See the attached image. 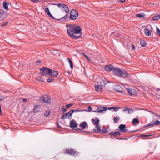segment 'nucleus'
<instances>
[{
  "label": "nucleus",
  "mask_w": 160,
  "mask_h": 160,
  "mask_svg": "<svg viewBox=\"0 0 160 160\" xmlns=\"http://www.w3.org/2000/svg\"><path fill=\"white\" fill-rule=\"evenodd\" d=\"M34 107L33 109V111L35 112H38L40 110V107L39 105H34Z\"/></svg>",
  "instance_id": "22"
},
{
  "label": "nucleus",
  "mask_w": 160,
  "mask_h": 160,
  "mask_svg": "<svg viewBox=\"0 0 160 160\" xmlns=\"http://www.w3.org/2000/svg\"><path fill=\"white\" fill-rule=\"evenodd\" d=\"M80 110H71L69 111L68 112L66 113L65 114H63L61 117V118L64 119L67 118L69 119H71L72 118V116L74 112H77L79 111Z\"/></svg>",
  "instance_id": "3"
},
{
  "label": "nucleus",
  "mask_w": 160,
  "mask_h": 160,
  "mask_svg": "<svg viewBox=\"0 0 160 160\" xmlns=\"http://www.w3.org/2000/svg\"><path fill=\"white\" fill-rule=\"evenodd\" d=\"M67 28V32L68 35L72 38L74 39H77L81 37L82 34L79 36H75L74 34V26L71 25H66Z\"/></svg>",
  "instance_id": "2"
},
{
  "label": "nucleus",
  "mask_w": 160,
  "mask_h": 160,
  "mask_svg": "<svg viewBox=\"0 0 160 160\" xmlns=\"http://www.w3.org/2000/svg\"><path fill=\"white\" fill-rule=\"evenodd\" d=\"M62 110H63V111L64 112H65V111H66L67 110H66V109H65V108H64L63 107L62 108Z\"/></svg>",
  "instance_id": "50"
},
{
  "label": "nucleus",
  "mask_w": 160,
  "mask_h": 160,
  "mask_svg": "<svg viewBox=\"0 0 160 160\" xmlns=\"http://www.w3.org/2000/svg\"><path fill=\"white\" fill-rule=\"evenodd\" d=\"M160 124V121L157 120L156 122L152 124H149L148 125V126H152L153 125H158Z\"/></svg>",
  "instance_id": "29"
},
{
  "label": "nucleus",
  "mask_w": 160,
  "mask_h": 160,
  "mask_svg": "<svg viewBox=\"0 0 160 160\" xmlns=\"http://www.w3.org/2000/svg\"><path fill=\"white\" fill-rule=\"evenodd\" d=\"M54 4L57 5L61 9H64L66 13H68L69 12V9L68 7L65 4L62 3H59L58 4Z\"/></svg>",
  "instance_id": "8"
},
{
  "label": "nucleus",
  "mask_w": 160,
  "mask_h": 160,
  "mask_svg": "<svg viewBox=\"0 0 160 160\" xmlns=\"http://www.w3.org/2000/svg\"><path fill=\"white\" fill-rule=\"evenodd\" d=\"M92 110V108L91 106H89L88 108V110L89 112H91Z\"/></svg>",
  "instance_id": "44"
},
{
  "label": "nucleus",
  "mask_w": 160,
  "mask_h": 160,
  "mask_svg": "<svg viewBox=\"0 0 160 160\" xmlns=\"http://www.w3.org/2000/svg\"><path fill=\"white\" fill-rule=\"evenodd\" d=\"M87 125V122L85 121L83 122L82 123L79 125V127H81L82 129H84L85 128Z\"/></svg>",
  "instance_id": "25"
},
{
  "label": "nucleus",
  "mask_w": 160,
  "mask_h": 160,
  "mask_svg": "<svg viewBox=\"0 0 160 160\" xmlns=\"http://www.w3.org/2000/svg\"><path fill=\"white\" fill-rule=\"evenodd\" d=\"M118 108V107L115 108L114 107H111L109 108H108V109L109 110H110L111 109H114V110L117 111V110H118V108Z\"/></svg>",
  "instance_id": "38"
},
{
  "label": "nucleus",
  "mask_w": 160,
  "mask_h": 160,
  "mask_svg": "<svg viewBox=\"0 0 160 160\" xmlns=\"http://www.w3.org/2000/svg\"><path fill=\"white\" fill-rule=\"evenodd\" d=\"M8 22H6L4 23L3 24H2L1 25L2 27H4L5 26H6L7 25V24L8 23Z\"/></svg>",
  "instance_id": "45"
},
{
  "label": "nucleus",
  "mask_w": 160,
  "mask_h": 160,
  "mask_svg": "<svg viewBox=\"0 0 160 160\" xmlns=\"http://www.w3.org/2000/svg\"><path fill=\"white\" fill-rule=\"evenodd\" d=\"M142 137H148L151 136V135H142Z\"/></svg>",
  "instance_id": "49"
},
{
  "label": "nucleus",
  "mask_w": 160,
  "mask_h": 160,
  "mask_svg": "<svg viewBox=\"0 0 160 160\" xmlns=\"http://www.w3.org/2000/svg\"><path fill=\"white\" fill-rule=\"evenodd\" d=\"M132 48L133 50H135V47L134 44H132Z\"/></svg>",
  "instance_id": "47"
},
{
  "label": "nucleus",
  "mask_w": 160,
  "mask_h": 160,
  "mask_svg": "<svg viewBox=\"0 0 160 160\" xmlns=\"http://www.w3.org/2000/svg\"><path fill=\"white\" fill-rule=\"evenodd\" d=\"M112 71L116 75L119 77L128 78L129 76L127 71L124 69H120L119 68H114Z\"/></svg>",
  "instance_id": "1"
},
{
  "label": "nucleus",
  "mask_w": 160,
  "mask_h": 160,
  "mask_svg": "<svg viewBox=\"0 0 160 160\" xmlns=\"http://www.w3.org/2000/svg\"><path fill=\"white\" fill-rule=\"evenodd\" d=\"M45 12L50 18L55 19L54 17L51 13L48 8L47 7L45 9Z\"/></svg>",
  "instance_id": "18"
},
{
  "label": "nucleus",
  "mask_w": 160,
  "mask_h": 160,
  "mask_svg": "<svg viewBox=\"0 0 160 160\" xmlns=\"http://www.w3.org/2000/svg\"><path fill=\"white\" fill-rule=\"evenodd\" d=\"M31 1L34 3H37L39 2L38 0H31Z\"/></svg>",
  "instance_id": "43"
},
{
  "label": "nucleus",
  "mask_w": 160,
  "mask_h": 160,
  "mask_svg": "<svg viewBox=\"0 0 160 160\" xmlns=\"http://www.w3.org/2000/svg\"><path fill=\"white\" fill-rule=\"evenodd\" d=\"M156 32L160 36V30L157 27Z\"/></svg>",
  "instance_id": "40"
},
{
  "label": "nucleus",
  "mask_w": 160,
  "mask_h": 160,
  "mask_svg": "<svg viewBox=\"0 0 160 160\" xmlns=\"http://www.w3.org/2000/svg\"><path fill=\"white\" fill-rule=\"evenodd\" d=\"M57 126H58V127H60V126H59V124H58V122H57Z\"/></svg>",
  "instance_id": "55"
},
{
  "label": "nucleus",
  "mask_w": 160,
  "mask_h": 160,
  "mask_svg": "<svg viewBox=\"0 0 160 160\" xmlns=\"http://www.w3.org/2000/svg\"><path fill=\"white\" fill-rule=\"evenodd\" d=\"M140 43L141 46L142 47H144L146 44V42L144 40H141Z\"/></svg>",
  "instance_id": "32"
},
{
  "label": "nucleus",
  "mask_w": 160,
  "mask_h": 160,
  "mask_svg": "<svg viewBox=\"0 0 160 160\" xmlns=\"http://www.w3.org/2000/svg\"><path fill=\"white\" fill-rule=\"evenodd\" d=\"M120 1L122 3H123L125 2V0H120Z\"/></svg>",
  "instance_id": "53"
},
{
  "label": "nucleus",
  "mask_w": 160,
  "mask_h": 160,
  "mask_svg": "<svg viewBox=\"0 0 160 160\" xmlns=\"http://www.w3.org/2000/svg\"><path fill=\"white\" fill-rule=\"evenodd\" d=\"M39 100L41 101H42L48 104L50 103V98L47 95H44L40 97L39 98Z\"/></svg>",
  "instance_id": "4"
},
{
  "label": "nucleus",
  "mask_w": 160,
  "mask_h": 160,
  "mask_svg": "<svg viewBox=\"0 0 160 160\" xmlns=\"http://www.w3.org/2000/svg\"><path fill=\"white\" fill-rule=\"evenodd\" d=\"M78 129L79 130H81V129H79V128H78Z\"/></svg>",
  "instance_id": "56"
},
{
  "label": "nucleus",
  "mask_w": 160,
  "mask_h": 160,
  "mask_svg": "<svg viewBox=\"0 0 160 160\" xmlns=\"http://www.w3.org/2000/svg\"><path fill=\"white\" fill-rule=\"evenodd\" d=\"M126 126L123 124H120L119 126V130L122 132H126L128 131V129L126 128Z\"/></svg>",
  "instance_id": "14"
},
{
  "label": "nucleus",
  "mask_w": 160,
  "mask_h": 160,
  "mask_svg": "<svg viewBox=\"0 0 160 160\" xmlns=\"http://www.w3.org/2000/svg\"><path fill=\"white\" fill-rule=\"evenodd\" d=\"M70 127L73 129L77 127L78 126V124L76 123L74 120H73L70 121Z\"/></svg>",
  "instance_id": "16"
},
{
  "label": "nucleus",
  "mask_w": 160,
  "mask_h": 160,
  "mask_svg": "<svg viewBox=\"0 0 160 160\" xmlns=\"http://www.w3.org/2000/svg\"><path fill=\"white\" fill-rule=\"evenodd\" d=\"M37 79L38 81H41V82H43V80L42 79V78L41 77H38L37 78Z\"/></svg>",
  "instance_id": "39"
},
{
  "label": "nucleus",
  "mask_w": 160,
  "mask_h": 160,
  "mask_svg": "<svg viewBox=\"0 0 160 160\" xmlns=\"http://www.w3.org/2000/svg\"><path fill=\"white\" fill-rule=\"evenodd\" d=\"M123 111L126 114H130L132 113L133 112V111L131 109L124 110H123Z\"/></svg>",
  "instance_id": "23"
},
{
  "label": "nucleus",
  "mask_w": 160,
  "mask_h": 160,
  "mask_svg": "<svg viewBox=\"0 0 160 160\" xmlns=\"http://www.w3.org/2000/svg\"><path fill=\"white\" fill-rule=\"evenodd\" d=\"M95 90L96 91L100 92L102 90V88L101 85H98L95 87Z\"/></svg>",
  "instance_id": "20"
},
{
  "label": "nucleus",
  "mask_w": 160,
  "mask_h": 160,
  "mask_svg": "<svg viewBox=\"0 0 160 160\" xmlns=\"http://www.w3.org/2000/svg\"><path fill=\"white\" fill-rule=\"evenodd\" d=\"M67 18H68L67 14H66V15H65L63 17L61 18L60 19H58V20H61V21H63L64 20H65Z\"/></svg>",
  "instance_id": "36"
},
{
  "label": "nucleus",
  "mask_w": 160,
  "mask_h": 160,
  "mask_svg": "<svg viewBox=\"0 0 160 160\" xmlns=\"http://www.w3.org/2000/svg\"><path fill=\"white\" fill-rule=\"evenodd\" d=\"M58 73L57 71H54L51 69H49V76H51L54 77L57 76Z\"/></svg>",
  "instance_id": "15"
},
{
  "label": "nucleus",
  "mask_w": 160,
  "mask_h": 160,
  "mask_svg": "<svg viewBox=\"0 0 160 160\" xmlns=\"http://www.w3.org/2000/svg\"><path fill=\"white\" fill-rule=\"evenodd\" d=\"M82 55H83L86 58V57L87 56L84 53H83V52H82Z\"/></svg>",
  "instance_id": "52"
},
{
  "label": "nucleus",
  "mask_w": 160,
  "mask_h": 160,
  "mask_svg": "<svg viewBox=\"0 0 160 160\" xmlns=\"http://www.w3.org/2000/svg\"><path fill=\"white\" fill-rule=\"evenodd\" d=\"M139 123V121L138 119L134 118L132 121V123L133 125H135L136 124H138Z\"/></svg>",
  "instance_id": "28"
},
{
  "label": "nucleus",
  "mask_w": 160,
  "mask_h": 160,
  "mask_svg": "<svg viewBox=\"0 0 160 160\" xmlns=\"http://www.w3.org/2000/svg\"><path fill=\"white\" fill-rule=\"evenodd\" d=\"M86 58L87 59L89 62H91V60L90 59V58L89 57L87 56L86 57Z\"/></svg>",
  "instance_id": "48"
},
{
  "label": "nucleus",
  "mask_w": 160,
  "mask_h": 160,
  "mask_svg": "<svg viewBox=\"0 0 160 160\" xmlns=\"http://www.w3.org/2000/svg\"><path fill=\"white\" fill-rule=\"evenodd\" d=\"M128 93L132 96H135L137 95V92L135 90L132 89H127Z\"/></svg>",
  "instance_id": "13"
},
{
  "label": "nucleus",
  "mask_w": 160,
  "mask_h": 160,
  "mask_svg": "<svg viewBox=\"0 0 160 160\" xmlns=\"http://www.w3.org/2000/svg\"><path fill=\"white\" fill-rule=\"evenodd\" d=\"M54 80L53 78L51 77H49L47 79V81L48 82H50Z\"/></svg>",
  "instance_id": "34"
},
{
  "label": "nucleus",
  "mask_w": 160,
  "mask_h": 160,
  "mask_svg": "<svg viewBox=\"0 0 160 160\" xmlns=\"http://www.w3.org/2000/svg\"><path fill=\"white\" fill-rule=\"evenodd\" d=\"M160 19V15L156 14L152 18V20L155 21Z\"/></svg>",
  "instance_id": "24"
},
{
  "label": "nucleus",
  "mask_w": 160,
  "mask_h": 160,
  "mask_svg": "<svg viewBox=\"0 0 160 160\" xmlns=\"http://www.w3.org/2000/svg\"><path fill=\"white\" fill-rule=\"evenodd\" d=\"M119 119V117H114L113 118V120L115 123L117 122H118V120Z\"/></svg>",
  "instance_id": "41"
},
{
  "label": "nucleus",
  "mask_w": 160,
  "mask_h": 160,
  "mask_svg": "<svg viewBox=\"0 0 160 160\" xmlns=\"http://www.w3.org/2000/svg\"><path fill=\"white\" fill-rule=\"evenodd\" d=\"M4 15V12L2 10H0V19L2 18Z\"/></svg>",
  "instance_id": "31"
},
{
  "label": "nucleus",
  "mask_w": 160,
  "mask_h": 160,
  "mask_svg": "<svg viewBox=\"0 0 160 160\" xmlns=\"http://www.w3.org/2000/svg\"><path fill=\"white\" fill-rule=\"evenodd\" d=\"M146 28L144 30L145 34L148 36H150L151 35L152 28L150 25H147Z\"/></svg>",
  "instance_id": "9"
},
{
  "label": "nucleus",
  "mask_w": 160,
  "mask_h": 160,
  "mask_svg": "<svg viewBox=\"0 0 160 160\" xmlns=\"http://www.w3.org/2000/svg\"><path fill=\"white\" fill-rule=\"evenodd\" d=\"M107 110V108L106 107H102L99 108H98L97 110L95 111H94L95 112H101L104 111H106Z\"/></svg>",
  "instance_id": "19"
},
{
  "label": "nucleus",
  "mask_w": 160,
  "mask_h": 160,
  "mask_svg": "<svg viewBox=\"0 0 160 160\" xmlns=\"http://www.w3.org/2000/svg\"><path fill=\"white\" fill-rule=\"evenodd\" d=\"M114 67L111 65H108L106 66L105 68V69L108 71H110L111 70L112 71Z\"/></svg>",
  "instance_id": "21"
},
{
  "label": "nucleus",
  "mask_w": 160,
  "mask_h": 160,
  "mask_svg": "<svg viewBox=\"0 0 160 160\" xmlns=\"http://www.w3.org/2000/svg\"><path fill=\"white\" fill-rule=\"evenodd\" d=\"M50 112L49 111H46L44 113V115L45 116H48L50 114Z\"/></svg>",
  "instance_id": "37"
},
{
  "label": "nucleus",
  "mask_w": 160,
  "mask_h": 160,
  "mask_svg": "<svg viewBox=\"0 0 160 160\" xmlns=\"http://www.w3.org/2000/svg\"><path fill=\"white\" fill-rule=\"evenodd\" d=\"M22 101L23 102H26L27 100L26 99L24 98L22 99Z\"/></svg>",
  "instance_id": "51"
},
{
  "label": "nucleus",
  "mask_w": 160,
  "mask_h": 160,
  "mask_svg": "<svg viewBox=\"0 0 160 160\" xmlns=\"http://www.w3.org/2000/svg\"><path fill=\"white\" fill-rule=\"evenodd\" d=\"M109 134L112 135H121V133L118 131L113 132L110 133Z\"/></svg>",
  "instance_id": "26"
},
{
  "label": "nucleus",
  "mask_w": 160,
  "mask_h": 160,
  "mask_svg": "<svg viewBox=\"0 0 160 160\" xmlns=\"http://www.w3.org/2000/svg\"><path fill=\"white\" fill-rule=\"evenodd\" d=\"M77 153V151L72 148L66 149L64 150L63 154L74 156Z\"/></svg>",
  "instance_id": "7"
},
{
  "label": "nucleus",
  "mask_w": 160,
  "mask_h": 160,
  "mask_svg": "<svg viewBox=\"0 0 160 160\" xmlns=\"http://www.w3.org/2000/svg\"><path fill=\"white\" fill-rule=\"evenodd\" d=\"M37 63H40L41 62V61L39 60H37L36 61Z\"/></svg>",
  "instance_id": "54"
},
{
  "label": "nucleus",
  "mask_w": 160,
  "mask_h": 160,
  "mask_svg": "<svg viewBox=\"0 0 160 160\" xmlns=\"http://www.w3.org/2000/svg\"><path fill=\"white\" fill-rule=\"evenodd\" d=\"M114 89L117 92H121L122 94H123L124 93V91L122 90L121 87L119 85L115 86L114 87Z\"/></svg>",
  "instance_id": "17"
},
{
  "label": "nucleus",
  "mask_w": 160,
  "mask_h": 160,
  "mask_svg": "<svg viewBox=\"0 0 160 160\" xmlns=\"http://www.w3.org/2000/svg\"><path fill=\"white\" fill-rule=\"evenodd\" d=\"M0 99L1 100H3L5 98L3 96H2V95H0Z\"/></svg>",
  "instance_id": "46"
},
{
  "label": "nucleus",
  "mask_w": 160,
  "mask_h": 160,
  "mask_svg": "<svg viewBox=\"0 0 160 160\" xmlns=\"http://www.w3.org/2000/svg\"><path fill=\"white\" fill-rule=\"evenodd\" d=\"M136 16L140 18H143L144 17V15L142 14H136Z\"/></svg>",
  "instance_id": "33"
},
{
  "label": "nucleus",
  "mask_w": 160,
  "mask_h": 160,
  "mask_svg": "<svg viewBox=\"0 0 160 160\" xmlns=\"http://www.w3.org/2000/svg\"><path fill=\"white\" fill-rule=\"evenodd\" d=\"M74 33L77 34H82V33H81V29L80 28L79 26L75 27L74 26Z\"/></svg>",
  "instance_id": "12"
},
{
  "label": "nucleus",
  "mask_w": 160,
  "mask_h": 160,
  "mask_svg": "<svg viewBox=\"0 0 160 160\" xmlns=\"http://www.w3.org/2000/svg\"><path fill=\"white\" fill-rule=\"evenodd\" d=\"M93 131L94 132L99 133L101 134H104L108 132L107 130L105 128H103L102 130L100 128L97 130L96 129H93Z\"/></svg>",
  "instance_id": "11"
},
{
  "label": "nucleus",
  "mask_w": 160,
  "mask_h": 160,
  "mask_svg": "<svg viewBox=\"0 0 160 160\" xmlns=\"http://www.w3.org/2000/svg\"><path fill=\"white\" fill-rule=\"evenodd\" d=\"M9 5V3H6L5 2H3V6L4 8L6 10H8L9 9L8 8V5Z\"/></svg>",
  "instance_id": "27"
},
{
  "label": "nucleus",
  "mask_w": 160,
  "mask_h": 160,
  "mask_svg": "<svg viewBox=\"0 0 160 160\" xmlns=\"http://www.w3.org/2000/svg\"><path fill=\"white\" fill-rule=\"evenodd\" d=\"M78 16L77 11L74 9L72 10L70 12V18L72 20H75Z\"/></svg>",
  "instance_id": "5"
},
{
  "label": "nucleus",
  "mask_w": 160,
  "mask_h": 160,
  "mask_svg": "<svg viewBox=\"0 0 160 160\" xmlns=\"http://www.w3.org/2000/svg\"><path fill=\"white\" fill-rule=\"evenodd\" d=\"M73 105V104L70 103L69 104H67L66 105L67 108H69V107L72 106Z\"/></svg>",
  "instance_id": "42"
},
{
  "label": "nucleus",
  "mask_w": 160,
  "mask_h": 160,
  "mask_svg": "<svg viewBox=\"0 0 160 160\" xmlns=\"http://www.w3.org/2000/svg\"><path fill=\"white\" fill-rule=\"evenodd\" d=\"M49 69L47 68L42 67L39 69L40 74L43 76L49 75Z\"/></svg>",
  "instance_id": "6"
},
{
  "label": "nucleus",
  "mask_w": 160,
  "mask_h": 160,
  "mask_svg": "<svg viewBox=\"0 0 160 160\" xmlns=\"http://www.w3.org/2000/svg\"><path fill=\"white\" fill-rule=\"evenodd\" d=\"M67 59L68 60V61L69 63L70 68L71 69H72L73 68V65L72 61L69 58H67Z\"/></svg>",
  "instance_id": "30"
},
{
  "label": "nucleus",
  "mask_w": 160,
  "mask_h": 160,
  "mask_svg": "<svg viewBox=\"0 0 160 160\" xmlns=\"http://www.w3.org/2000/svg\"><path fill=\"white\" fill-rule=\"evenodd\" d=\"M99 120L98 118H96L95 119H92V121L93 122L94 125H96V127L97 128V130L98 129V128H100L99 126Z\"/></svg>",
  "instance_id": "10"
},
{
  "label": "nucleus",
  "mask_w": 160,
  "mask_h": 160,
  "mask_svg": "<svg viewBox=\"0 0 160 160\" xmlns=\"http://www.w3.org/2000/svg\"><path fill=\"white\" fill-rule=\"evenodd\" d=\"M153 118L156 119H159L160 118V116L157 114L154 115Z\"/></svg>",
  "instance_id": "35"
}]
</instances>
